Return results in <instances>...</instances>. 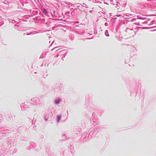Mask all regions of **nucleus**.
Masks as SVG:
<instances>
[{
  "mask_svg": "<svg viewBox=\"0 0 156 156\" xmlns=\"http://www.w3.org/2000/svg\"><path fill=\"white\" fill-rule=\"evenodd\" d=\"M60 101V100L59 99H57V100H55V103L56 104H58V103H59Z\"/></svg>",
  "mask_w": 156,
  "mask_h": 156,
  "instance_id": "nucleus-1",
  "label": "nucleus"
}]
</instances>
